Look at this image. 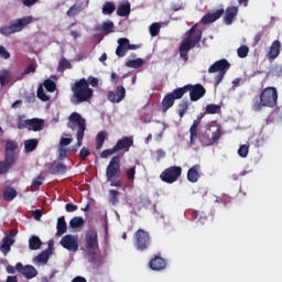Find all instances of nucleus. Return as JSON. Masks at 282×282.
Segmentation results:
<instances>
[{"label":"nucleus","instance_id":"3c124183","mask_svg":"<svg viewBox=\"0 0 282 282\" xmlns=\"http://www.w3.org/2000/svg\"><path fill=\"white\" fill-rule=\"evenodd\" d=\"M66 14H67L68 17H76V15L80 14V6H78V4L72 6V7L68 9V11L66 12Z\"/></svg>","mask_w":282,"mask_h":282},{"label":"nucleus","instance_id":"2f4dec72","mask_svg":"<svg viewBox=\"0 0 282 282\" xmlns=\"http://www.w3.org/2000/svg\"><path fill=\"white\" fill-rule=\"evenodd\" d=\"M184 94H187V85L176 88L170 93L174 100H182V98H184Z\"/></svg>","mask_w":282,"mask_h":282},{"label":"nucleus","instance_id":"b1692460","mask_svg":"<svg viewBox=\"0 0 282 282\" xmlns=\"http://www.w3.org/2000/svg\"><path fill=\"white\" fill-rule=\"evenodd\" d=\"M51 175H65L67 173V165L58 162H54L50 166Z\"/></svg>","mask_w":282,"mask_h":282},{"label":"nucleus","instance_id":"473e14b6","mask_svg":"<svg viewBox=\"0 0 282 282\" xmlns=\"http://www.w3.org/2000/svg\"><path fill=\"white\" fill-rule=\"evenodd\" d=\"M43 246L41 238L39 236H31L29 239V248L30 250H39Z\"/></svg>","mask_w":282,"mask_h":282},{"label":"nucleus","instance_id":"5fc2aeb1","mask_svg":"<svg viewBox=\"0 0 282 282\" xmlns=\"http://www.w3.org/2000/svg\"><path fill=\"white\" fill-rule=\"evenodd\" d=\"M91 155V151L88 148H82L79 151V158L82 162H85L88 156Z\"/></svg>","mask_w":282,"mask_h":282},{"label":"nucleus","instance_id":"f3484780","mask_svg":"<svg viewBox=\"0 0 282 282\" xmlns=\"http://www.w3.org/2000/svg\"><path fill=\"white\" fill-rule=\"evenodd\" d=\"M14 229H11L9 231V235H7L3 239H2V243L0 246V250L1 252L4 254V257L10 252L12 246H14Z\"/></svg>","mask_w":282,"mask_h":282},{"label":"nucleus","instance_id":"bf43d9fd","mask_svg":"<svg viewBox=\"0 0 282 282\" xmlns=\"http://www.w3.org/2000/svg\"><path fill=\"white\" fill-rule=\"evenodd\" d=\"M126 175H127L129 182H133L135 180V165L128 169L126 171Z\"/></svg>","mask_w":282,"mask_h":282},{"label":"nucleus","instance_id":"0e129e2a","mask_svg":"<svg viewBox=\"0 0 282 282\" xmlns=\"http://www.w3.org/2000/svg\"><path fill=\"white\" fill-rule=\"evenodd\" d=\"M0 57L6 59L10 58V52H8L3 45H0Z\"/></svg>","mask_w":282,"mask_h":282},{"label":"nucleus","instance_id":"6e6d98bb","mask_svg":"<svg viewBox=\"0 0 282 282\" xmlns=\"http://www.w3.org/2000/svg\"><path fill=\"white\" fill-rule=\"evenodd\" d=\"M45 180V177H43V174H40L36 178H34L32 181L31 186L33 188H39L40 186H43V181Z\"/></svg>","mask_w":282,"mask_h":282},{"label":"nucleus","instance_id":"58836bf2","mask_svg":"<svg viewBox=\"0 0 282 282\" xmlns=\"http://www.w3.org/2000/svg\"><path fill=\"white\" fill-rule=\"evenodd\" d=\"M126 65L132 69H139V67H142V65H144V59H129L128 62H126Z\"/></svg>","mask_w":282,"mask_h":282},{"label":"nucleus","instance_id":"6e6552de","mask_svg":"<svg viewBox=\"0 0 282 282\" xmlns=\"http://www.w3.org/2000/svg\"><path fill=\"white\" fill-rule=\"evenodd\" d=\"M134 247L139 252H144L151 247V235L144 229H138L134 232Z\"/></svg>","mask_w":282,"mask_h":282},{"label":"nucleus","instance_id":"c756f323","mask_svg":"<svg viewBox=\"0 0 282 282\" xmlns=\"http://www.w3.org/2000/svg\"><path fill=\"white\" fill-rule=\"evenodd\" d=\"M175 105V99L172 98L170 94L165 95L163 100H162V111L163 113H166L171 107Z\"/></svg>","mask_w":282,"mask_h":282},{"label":"nucleus","instance_id":"393cba45","mask_svg":"<svg viewBox=\"0 0 282 282\" xmlns=\"http://www.w3.org/2000/svg\"><path fill=\"white\" fill-rule=\"evenodd\" d=\"M50 254H52L50 250L42 251L33 259V263L35 265H46L47 261H50Z\"/></svg>","mask_w":282,"mask_h":282},{"label":"nucleus","instance_id":"a878e982","mask_svg":"<svg viewBox=\"0 0 282 282\" xmlns=\"http://www.w3.org/2000/svg\"><path fill=\"white\" fill-rule=\"evenodd\" d=\"M131 14V3L129 1H123L118 4L117 17H129Z\"/></svg>","mask_w":282,"mask_h":282},{"label":"nucleus","instance_id":"423d86ee","mask_svg":"<svg viewBox=\"0 0 282 282\" xmlns=\"http://www.w3.org/2000/svg\"><path fill=\"white\" fill-rule=\"evenodd\" d=\"M30 23H32L31 15L11 20L8 25L0 28V34L2 36H11V34H17V32H23V30H25Z\"/></svg>","mask_w":282,"mask_h":282},{"label":"nucleus","instance_id":"f8f14e48","mask_svg":"<svg viewBox=\"0 0 282 282\" xmlns=\"http://www.w3.org/2000/svg\"><path fill=\"white\" fill-rule=\"evenodd\" d=\"M189 91V100L192 102H197V100H200V98H204L206 96V88H204V85L202 84H187V93Z\"/></svg>","mask_w":282,"mask_h":282},{"label":"nucleus","instance_id":"aec40b11","mask_svg":"<svg viewBox=\"0 0 282 282\" xmlns=\"http://www.w3.org/2000/svg\"><path fill=\"white\" fill-rule=\"evenodd\" d=\"M150 268L151 270H154L156 272H160L162 270L166 269V259L155 256L150 260Z\"/></svg>","mask_w":282,"mask_h":282},{"label":"nucleus","instance_id":"dca6fc26","mask_svg":"<svg viewBox=\"0 0 282 282\" xmlns=\"http://www.w3.org/2000/svg\"><path fill=\"white\" fill-rule=\"evenodd\" d=\"M133 147V137H123L117 141L115 144V149L118 151H123L121 155L124 153H129V150Z\"/></svg>","mask_w":282,"mask_h":282},{"label":"nucleus","instance_id":"39448f33","mask_svg":"<svg viewBox=\"0 0 282 282\" xmlns=\"http://www.w3.org/2000/svg\"><path fill=\"white\" fill-rule=\"evenodd\" d=\"M123 154H118L113 156L107 169H106V178L107 182H110V186L120 188L122 186V181L118 180L122 175V170H120V160H122Z\"/></svg>","mask_w":282,"mask_h":282},{"label":"nucleus","instance_id":"338daca9","mask_svg":"<svg viewBox=\"0 0 282 282\" xmlns=\"http://www.w3.org/2000/svg\"><path fill=\"white\" fill-rule=\"evenodd\" d=\"M272 75L275 76L276 78L281 77V75H282V66L273 67Z\"/></svg>","mask_w":282,"mask_h":282},{"label":"nucleus","instance_id":"a19ab883","mask_svg":"<svg viewBox=\"0 0 282 282\" xmlns=\"http://www.w3.org/2000/svg\"><path fill=\"white\" fill-rule=\"evenodd\" d=\"M116 12V4L113 2H105L102 6V14H113Z\"/></svg>","mask_w":282,"mask_h":282},{"label":"nucleus","instance_id":"ddd939ff","mask_svg":"<svg viewBox=\"0 0 282 282\" xmlns=\"http://www.w3.org/2000/svg\"><path fill=\"white\" fill-rule=\"evenodd\" d=\"M15 270L20 274H22V276H24L25 279H29V280L39 276V271L32 264L23 265V263L18 262L15 264Z\"/></svg>","mask_w":282,"mask_h":282},{"label":"nucleus","instance_id":"de8ad7c7","mask_svg":"<svg viewBox=\"0 0 282 282\" xmlns=\"http://www.w3.org/2000/svg\"><path fill=\"white\" fill-rule=\"evenodd\" d=\"M212 140L213 139L210 138V135L208 133H203L199 137V141L203 144V147H210V145H213V141Z\"/></svg>","mask_w":282,"mask_h":282},{"label":"nucleus","instance_id":"ea45409f","mask_svg":"<svg viewBox=\"0 0 282 282\" xmlns=\"http://www.w3.org/2000/svg\"><path fill=\"white\" fill-rule=\"evenodd\" d=\"M69 226L72 228H83L85 226V219L83 217H74L69 220Z\"/></svg>","mask_w":282,"mask_h":282},{"label":"nucleus","instance_id":"69168bd1","mask_svg":"<svg viewBox=\"0 0 282 282\" xmlns=\"http://www.w3.org/2000/svg\"><path fill=\"white\" fill-rule=\"evenodd\" d=\"M88 83V87H98V78L94 76H89L88 79H86Z\"/></svg>","mask_w":282,"mask_h":282},{"label":"nucleus","instance_id":"79ce46f5","mask_svg":"<svg viewBox=\"0 0 282 282\" xmlns=\"http://www.w3.org/2000/svg\"><path fill=\"white\" fill-rule=\"evenodd\" d=\"M186 111H188V101L183 100L178 104V109H177V113L180 118H182L183 116H186Z\"/></svg>","mask_w":282,"mask_h":282},{"label":"nucleus","instance_id":"412c9836","mask_svg":"<svg viewBox=\"0 0 282 282\" xmlns=\"http://www.w3.org/2000/svg\"><path fill=\"white\" fill-rule=\"evenodd\" d=\"M239 14V7H228L225 11V23L226 25H232L235 19Z\"/></svg>","mask_w":282,"mask_h":282},{"label":"nucleus","instance_id":"4468645a","mask_svg":"<svg viewBox=\"0 0 282 282\" xmlns=\"http://www.w3.org/2000/svg\"><path fill=\"white\" fill-rule=\"evenodd\" d=\"M59 243L69 252H78V238H76L74 235L63 236Z\"/></svg>","mask_w":282,"mask_h":282},{"label":"nucleus","instance_id":"1a4fd4ad","mask_svg":"<svg viewBox=\"0 0 282 282\" xmlns=\"http://www.w3.org/2000/svg\"><path fill=\"white\" fill-rule=\"evenodd\" d=\"M160 177L165 184H175V181L182 177V167L170 166L161 173Z\"/></svg>","mask_w":282,"mask_h":282},{"label":"nucleus","instance_id":"4c0bfd02","mask_svg":"<svg viewBox=\"0 0 282 282\" xmlns=\"http://www.w3.org/2000/svg\"><path fill=\"white\" fill-rule=\"evenodd\" d=\"M206 113H210L212 116H215V113H221V106L217 104H208L205 108Z\"/></svg>","mask_w":282,"mask_h":282},{"label":"nucleus","instance_id":"20e7f679","mask_svg":"<svg viewBox=\"0 0 282 282\" xmlns=\"http://www.w3.org/2000/svg\"><path fill=\"white\" fill-rule=\"evenodd\" d=\"M68 120H69V122L67 123L68 129H72V131H74L77 127V134H76L77 143L72 149V151H78V149L83 147L85 131H87V122L85 121L83 116H80V113L78 112H73L69 116Z\"/></svg>","mask_w":282,"mask_h":282},{"label":"nucleus","instance_id":"f03ea898","mask_svg":"<svg viewBox=\"0 0 282 282\" xmlns=\"http://www.w3.org/2000/svg\"><path fill=\"white\" fill-rule=\"evenodd\" d=\"M70 89L73 91L70 97V102L73 105H80L94 98V89L89 87V83H87V79L85 78H80L79 80L75 82Z\"/></svg>","mask_w":282,"mask_h":282},{"label":"nucleus","instance_id":"052dcab7","mask_svg":"<svg viewBox=\"0 0 282 282\" xmlns=\"http://www.w3.org/2000/svg\"><path fill=\"white\" fill-rule=\"evenodd\" d=\"M112 29H113V22L106 21V22L102 23L101 30L104 32H107L109 34V32H111Z\"/></svg>","mask_w":282,"mask_h":282},{"label":"nucleus","instance_id":"4be33fe9","mask_svg":"<svg viewBox=\"0 0 282 282\" xmlns=\"http://www.w3.org/2000/svg\"><path fill=\"white\" fill-rule=\"evenodd\" d=\"M224 15V9H218L213 13H208L205 17L202 18L203 25H208V23H215L217 19H221Z\"/></svg>","mask_w":282,"mask_h":282},{"label":"nucleus","instance_id":"774afa93","mask_svg":"<svg viewBox=\"0 0 282 282\" xmlns=\"http://www.w3.org/2000/svg\"><path fill=\"white\" fill-rule=\"evenodd\" d=\"M67 153H69V149L61 148L59 149V159L65 160V158H67Z\"/></svg>","mask_w":282,"mask_h":282},{"label":"nucleus","instance_id":"c9c22d12","mask_svg":"<svg viewBox=\"0 0 282 282\" xmlns=\"http://www.w3.org/2000/svg\"><path fill=\"white\" fill-rule=\"evenodd\" d=\"M39 147V140L36 139H29L24 142V149L26 153H32V151H35Z\"/></svg>","mask_w":282,"mask_h":282},{"label":"nucleus","instance_id":"864d4df0","mask_svg":"<svg viewBox=\"0 0 282 282\" xmlns=\"http://www.w3.org/2000/svg\"><path fill=\"white\" fill-rule=\"evenodd\" d=\"M113 153H118V150H116V145L111 149L104 150L100 153V158H102L104 160H107V158H110V155H113Z\"/></svg>","mask_w":282,"mask_h":282},{"label":"nucleus","instance_id":"7c9ffc66","mask_svg":"<svg viewBox=\"0 0 282 282\" xmlns=\"http://www.w3.org/2000/svg\"><path fill=\"white\" fill-rule=\"evenodd\" d=\"M199 127V121L194 120L193 124L191 126L189 129V144L195 145V141L197 140V128Z\"/></svg>","mask_w":282,"mask_h":282},{"label":"nucleus","instance_id":"9d476101","mask_svg":"<svg viewBox=\"0 0 282 282\" xmlns=\"http://www.w3.org/2000/svg\"><path fill=\"white\" fill-rule=\"evenodd\" d=\"M85 248L89 251H96L100 249V245L98 242V231L96 228H89L86 231Z\"/></svg>","mask_w":282,"mask_h":282},{"label":"nucleus","instance_id":"c03bdc74","mask_svg":"<svg viewBox=\"0 0 282 282\" xmlns=\"http://www.w3.org/2000/svg\"><path fill=\"white\" fill-rule=\"evenodd\" d=\"M118 195H120L119 191L110 189L109 191V202L112 206H116L120 200L118 199Z\"/></svg>","mask_w":282,"mask_h":282},{"label":"nucleus","instance_id":"6ab92c4d","mask_svg":"<svg viewBox=\"0 0 282 282\" xmlns=\"http://www.w3.org/2000/svg\"><path fill=\"white\" fill-rule=\"evenodd\" d=\"M202 165L195 164L187 171V180L192 184H196V182H199V177H202Z\"/></svg>","mask_w":282,"mask_h":282},{"label":"nucleus","instance_id":"09e8293b","mask_svg":"<svg viewBox=\"0 0 282 282\" xmlns=\"http://www.w3.org/2000/svg\"><path fill=\"white\" fill-rule=\"evenodd\" d=\"M161 29H162V25L160 23L158 22L152 23L149 28L151 36H158V34H160Z\"/></svg>","mask_w":282,"mask_h":282},{"label":"nucleus","instance_id":"a211bd4d","mask_svg":"<svg viewBox=\"0 0 282 282\" xmlns=\"http://www.w3.org/2000/svg\"><path fill=\"white\" fill-rule=\"evenodd\" d=\"M107 96L110 102H122L124 96H127V89H124V86H118L116 91H109Z\"/></svg>","mask_w":282,"mask_h":282},{"label":"nucleus","instance_id":"72a5a7b5","mask_svg":"<svg viewBox=\"0 0 282 282\" xmlns=\"http://www.w3.org/2000/svg\"><path fill=\"white\" fill-rule=\"evenodd\" d=\"M107 131H100L96 135V149L97 151H100L102 149V144H105V141L107 140Z\"/></svg>","mask_w":282,"mask_h":282},{"label":"nucleus","instance_id":"8fccbe9b","mask_svg":"<svg viewBox=\"0 0 282 282\" xmlns=\"http://www.w3.org/2000/svg\"><path fill=\"white\" fill-rule=\"evenodd\" d=\"M36 72V65L31 64L29 65L24 72L20 75V77L18 78V80H23V76H28V74H34Z\"/></svg>","mask_w":282,"mask_h":282},{"label":"nucleus","instance_id":"13d9d810","mask_svg":"<svg viewBox=\"0 0 282 282\" xmlns=\"http://www.w3.org/2000/svg\"><path fill=\"white\" fill-rule=\"evenodd\" d=\"M17 127L20 130L28 129V127H30V119L23 120V119L19 118Z\"/></svg>","mask_w":282,"mask_h":282},{"label":"nucleus","instance_id":"37998d69","mask_svg":"<svg viewBox=\"0 0 282 282\" xmlns=\"http://www.w3.org/2000/svg\"><path fill=\"white\" fill-rule=\"evenodd\" d=\"M43 85L46 91H48L50 94H54L56 91V83H54V80L45 79Z\"/></svg>","mask_w":282,"mask_h":282},{"label":"nucleus","instance_id":"9b49d317","mask_svg":"<svg viewBox=\"0 0 282 282\" xmlns=\"http://www.w3.org/2000/svg\"><path fill=\"white\" fill-rule=\"evenodd\" d=\"M129 50H140V44H131L129 39L120 37L118 40V46L116 48V54L119 58H124Z\"/></svg>","mask_w":282,"mask_h":282},{"label":"nucleus","instance_id":"e2e57ef3","mask_svg":"<svg viewBox=\"0 0 282 282\" xmlns=\"http://www.w3.org/2000/svg\"><path fill=\"white\" fill-rule=\"evenodd\" d=\"M65 210H66V213H76V210H78V206L74 205L72 203H67L65 205Z\"/></svg>","mask_w":282,"mask_h":282},{"label":"nucleus","instance_id":"4d7b16f0","mask_svg":"<svg viewBox=\"0 0 282 282\" xmlns=\"http://www.w3.org/2000/svg\"><path fill=\"white\" fill-rule=\"evenodd\" d=\"M249 151L250 148L248 145H240V148L238 149V155H240V158H248Z\"/></svg>","mask_w":282,"mask_h":282},{"label":"nucleus","instance_id":"a18cd8bd","mask_svg":"<svg viewBox=\"0 0 282 282\" xmlns=\"http://www.w3.org/2000/svg\"><path fill=\"white\" fill-rule=\"evenodd\" d=\"M58 72H65V69H72V63L67 61V58H62L58 63L57 67Z\"/></svg>","mask_w":282,"mask_h":282},{"label":"nucleus","instance_id":"f257e3e1","mask_svg":"<svg viewBox=\"0 0 282 282\" xmlns=\"http://www.w3.org/2000/svg\"><path fill=\"white\" fill-rule=\"evenodd\" d=\"M279 100V91L274 87H267L260 93V97L253 98L252 109L253 111H261L263 107L274 109Z\"/></svg>","mask_w":282,"mask_h":282},{"label":"nucleus","instance_id":"49530a36","mask_svg":"<svg viewBox=\"0 0 282 282\" xmlns=\"http://www.w3.org/2000/svg\"><path fill=\"white\" fill-rule=\"evenodd\" d=\"M36 96L40 100H42V102H47V100H50V96H47L45 94V90L43 89V85H40L37 87V93H36Z\"/></svg>","mask_w":282,"mask_h":282},{"label":"nucleus","instance_id":"cd10ccee","mask_svg":"<svg viewBox=\"0 0 282 282\" xmlns=\"http://www.w3.org/2000/svg\"><path fill=\"white\" fill-rule=\"evenodd\" d=\"M29 127H31L32 131H43L45 121L43 119H30Z\"/></svg>","mask_w":282,"mask_h":282},{"label":"nucleus","instance_id":"e433bc0d","mask_svg":"<svg viewBox=\"0 0 282 282\" xmlns=\"http://www.w3.org/2000/svg\"><path fill=\"white\" fill-rule=\"evenodd\" d=\"M17 195L18 193H17V189H14V187H7L3 191V199H6V202H12V199H14Z\"/></svg>","mask_w":282,"mask_h":282},{"label":"nucleus","instance_id":"7ed1b4c3","mask_svg":"<svg viewBox=\"0 0 282 282\" xmlns=\"http://www.w3.org/2000/svg\"><path fill=\"white\" fill-rule=\"evenodd\" d=\"M202 43V30H197V24H194L189 29V34L187 37H185L180 47V56L183 58V61H188V52L189 50H194V47H197Z\"/></svg>","mask_w":282,"mask_h":282},{"label":"nucleus","instance_id":"bb28decb","mask_svg":"<svg viewBox=\"0 0 282 282\" xmlns=\"http://www.w3.org/2000/svg\"><path fill=\"white\" fill-rule=\"evenodd\" d=\"M56 230V237H63V235L67 232V221H65V216H61L57 219Z\"/></svg>","mask_w":282,"mask_h":282},{"label":"nucleus","instance_id":"603ef678","mask_svg":"<svg viewBox=\"0 0 282 282\" xmlns=\"http://www.w3.org/2000/svg\"><path fill=\"white\" fill-rule=\"evenodd\" d=\"M249 52H250V48L246 45H242V46L238 47V50H237V54H238L239 58H246V56H248Z\"/></svg>","mask_w":282,"mask_h":282},{"label":"nucleus","instance_id":"2eb2a0df","mask_svg":"<svg viewBox=\"0 0 282 282\" xmlns=\"http://www.w3.org/2000/svg\"><path fill=\"white\" fill-rule=\"evenodd\" d=\"M19 149V143L14 140H7L6 142V152L4 160H9V162H17V153H14Z\"/></svg>","mask_w":282,"mask_h":282},{"label":"nucleus","instance_id":"680f3d73","mask_svg":"<svg viewBox=\"0 0 282 282\" xmlns=\"http://www.w3.org/2000/svg\"><path fill=\"white\" fill-rule=\"evenodd\" d=\"M221 138V129H217L212 133V144H215Z\"/></svg>","mask_w":282,"mask_h":282},{"label":"nucleus","instance_id":"c85d7f7f","mask_svg":"<svg viewBox=\"0 0 282 282\" xmlns=\"http://www.w3.org/2000/svg\"><path fill=\"white\" fill-rule=\"evenodd\" d=\"M12 80V73L8 69L0 70V87H6Z\"/></svg>","mask_w":282,"mask_h":282},{"label":"nucleus","instance_id":"5701e85b","mask_svg":"<svg viewBox=\"0 0 282 282\" xmlns=\"http://www.w3.org/2000/svg\"><path fill=\"white\" fill-rule=\"evenodd\" d=\"M279 54H281V41L275 40L270 46V51L268 53L269 61H274V58H279Z\"/></svg>","mask_w":282,"mask_h":282},{"label":"nucleus","instance_id":"f704fd0d","mask_svg":"<svg viewBox=\"0 0 282 282\" xmlns=\"http://www.w3.org/2000/svg\"><path fill=\"white\" fill-rule=\"evenodd\" d=\"M12 166H14V162L10 160L0 161V175H6Z\"/></svg>","mask_w":282,"mask_h":282},{"label":"nucleus","instance_id":"0eeeda50","mask_svg":"<svg viewBox=\"0 0 282 282\" xmlns=\"http://www.w3.org/2000/svg\"><path fill=\"white\" fill-rule=\"evenodd\" d=\"M228 69H230V63L226 58L219 59L209 66L208 74H215L219 72L215 77V87H218V85L221 84V80H224Z\"/></svg>","mask_w":282,"mask_h":282}]
</instances>
